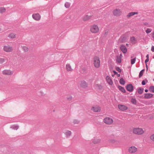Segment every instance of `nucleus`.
Masks as SVG:
<instances>
[{
	"mask_svg": "<svg viewBox=\"0 0 154 154\" xmlns=\"http://www.w3.org/2000/svg\"><path fill=\"white\" fill-rule=\"evenodd\" d=\"M5 9L3 8H0V13H2L5 11Z\"/></svg>",
	"mask_w": 154,
	"mask_h": 154,
	"instance_id": "35",
	"label": "nucleus"
},
{
	"mask_svg": "<svg viewBox=\"0 0 154 154\" xmlns=\"http://www.w3.org/2000/svg\"><path fill=\"white\" fill-rule=\"evenodd\" d=\"M146 59H149V54H147L146 55Z\"/></svg>",
	"mask_w": 154,
	"mask_h": 154,
	"instance_id": "47",
	"label": "nucleus"
},
{
	"mask_svg": "<svg viewBox=\"0 0 154 154\" xmlns=\"http://www.w3.org/2000/svg\"><path fill=\"white\" fill-rule=\"evenodd\" d=\"M8 37L11 38H13L15 37V35L14 33H11L9 35Z\"/></svg>",
	"mask_w": 154,
	"mask_h": 154,
	"instance_id": "26",
	"label": "nucleus"
},
{
	"mask_svg": "<svg viewBox=\"0 0 154 154\" xmlns=\"http://www.w3.org/2000/svg\"><path fill=\"white\" fill-rule=\"evenodd\" d=\"M151 50L152 52H154V47L153 46L152 47Z\"/></svg>",
	"mask_w": 154,
	"mask_h": 154,
	"instance_id": "46",
	"label": "nucleus"
},
{
	"mask_svg": "<svg viewBox=\"0 0 154 154\" xmlns=\"http://www.w3.org/2000/svg\"><path fill=\"white\" fill-rule=\"evenodd\" d=\"M146 82L144 80H143L142 82V84L143 85H145L146 84Z\"/></svg>",
	"mask_w": 154,
	"mask_h": 154,
	"instance_id": "43",
	"label": "nucleus"
},
{
	"mask_svg": "<svg viewBox=\"0 0 154 154\" xmlns=\"http://www.w3.org/2000/svg\"><path fill=\"white\" fill-rule=\"evenodd\" d=\"M80 86L83 88H85L87 87L88 84L85 81H81L80 83Z\"/></svg>",
	"mask_w": 154,
	"mask_h": 154,
	"instance_id": "11",
	"label": "nucleus"
},
{
	"mask_svg": "<svg viewBox=\"0 0 154 154\" xmlns=\"http://www.w3.org/2000/svg\"><path fill=\"white\" fill-rule=\"evenodd\" d=\"M137 150V148L134 146H131L128 149V152L131 153H135Z\"/></svg>",
	"mask_w": 154,
	"mask_h": 154,
	"instance_id": "7",
	"label": "nucleus"
},
{
	"mask_svg": "<svg viewBox=\"0 0 154 154\" xmlns=\"http://www.w3.org/2000/svg\"><path fill=\"white\" fill-rule=\"evenodd\" d=\"M93 62L94 66L97 68H99L100 65V61L99 57H95L93 59Z\"/></svg>",
	"mask_w": 154,
	"mask_h": 154,
	"instance_id": "1",
	"label": "nucleus"
},
{
	"mask_svg": "<svg viewBox=\"0 0 154 154\" xmlns=\"http://www.w3.org/2000/svg\"><path fill=\"white\" fill-rule=\"evenodd\" d=\"M10 128L15 130H17L19 128V126L17 125H13L10 127Z\"/></svg>",
	"mask_w": 154,
	"mask_h": 154,
	"instance_id": "23",
	"label": "nucleus"
},
{
	"mask_svg": "<svg viewBox=\"0 0 154 154\" xmlns=\"http://www.w3.org/2000/svg\"><path fill=\"white\" fill-rule=\"evenodd\" d=\"M90 16L86 15L83 18V20L84 21H85L90 19Z\"/></svg>",
	"mask_w": 154,
	"mask_h": 154,
	"instance_id": "24",
	"label": "nucleus"
},
{
	"mask_svg": "<svg viewBox=\"0 0 154 154\" xmlns=\"http://www.w3.org/2000/svg\"><path fill=\"white\" fill-rule=\"evenodd\" d=\"M22 48L23 49L24 51H27L28 50V48L27 47H26V46H22Z\"/></svg>",
	"mask_w": 154,
	"mask_h": 154,
	"instance_id": "37",
	"label": "nucleus"
},
{
	"mask_svg": "<svg viewBox=\"0 0 154 154\" xmlns=\"http://www.w3.org/2000/svg\"><path fill=\"white\" fill-rule=\"evenodd\" d=\"M64 134L67 137H69L71 136V132L69 131L66 130L64 132Z\"/></svg>",
	"mask_w": 154,
	"mask_h": 154,
	"instance_id": "17",
	"label": "nucleus"
},
{
	"mask_svg": "<svg viewBox=\"0 0 154 154\" xmlns=\"http://www.w3.org/2000/svg\"><path fill=\"white\" fill-rule=\"evenodd\" d=\"M145 91L146 92H147L148 91V90L147 89H145Z\"/></svg>",
	"mask_w": 154,
	"mask_h": 154,
	"instance_id": "50",
	"label": "nucleus"
},
{
	"mask_svg": "<svg viewBox=\"0 0 154 154\" xmlns=\"http://www.w3.org/2000/svg\"><path fill=\"white\" fill-rule=\"evenodd\" d=\"M118 88H119V90L121 91L122 92L124 93H125V92L126 91L124 87H123L121 86H118Z\"/></svg>",
	"mask_w": 154,
	"mask_h": 154,
	"instance_id": "21",
	"label": "nucleus"
},
{
	"mask_svg": "<svg viewBox=\"0 0 154 154\" xmlns=\"http://www.w3.org/2000/svg\"><path fill=\"white\" fill-rule=\"evenodd\" d=\"M143 88H139L137 89V92L139 94H141L143 93Z\"/></svg>",
	"mask_w": 154,
	"mask_h": 154,
	"instance_id": "20",
	"label": "nucleus"
},
{
	"mask_svg": "<svg viewBox=\"0 0 154 154\" xmlns=\"http://www.w3.org/2000/svg\"><path fill=\"white\" fill-rule=\"evenodd\" d=\"M146 70H148V66L147 64H146Z\"/></svg>",
	"mask_w": 154,
	"mask_h": 154,
	"instance_id": "49",
	"label": "nucleus"
},
{
	"mask_svg": "<svg viewBox=\"0 0 154 154\" xmlns=\"http://www.w3.org/2000/svg\"><path fill=\"white\" fill-rule=\"evenodd\" d=\"M133 58V57L132 56H131V58Z\"/></svg>",
	"mask_w": 154,
	"mask_h": 154,
	"instance_id": "51",
	"label": "nucleus"
},
{
	"mask_svg": "<svg viewBox=\"0 0 154 154\" xmlns=\"http://www.w3.org/2000/svg\"><path fill=\"white\" fill-rule=\"evenodd\" d=\"M152 35V37L154 39V32H152L151 33Z\"/></svg>",
	"mask_w": 154,
	"mask_h": 154,
	"instance_id": "44",
	"label": "nucleus"
},
{
	"mask_svg": "<svg viewBox=\"0 0 154 154\" xmlns=\"http://www.w3.org/2000/svg\"><path fill=\"white\" fill-rule=\"evenodd\" d=\"M145 70L144 69L142 70L140 72L139 74V77L140 78L143 75V73Z\"/></svg>",
	"mask_w": 154,
	"mask_h": 154,
	"instance_id": "30",
	"label": "nucleus"
},
{
	"mask_svg": "<svg viewBox=\"0 0 154 154\" xmlns=\"http://www.w3.org/2000/svg\"><path fill=\"white\" fill-rule=\"evenodd\" d=\"M113 13L115 16H120L122 14V11L120 10L116 9L114 11Z\"/></svg>",
	"mask_w": 154,
	"mask_h": 154,
	"instance_id": "9",
	"label": "nucleus"
},
{
	"mask_svg": "<svg viewBox=\"0 0 154 154\" xmlns=\"http://www.w3.org/2000/svg\"><path fill=\"white\" fill-rule=\"evenodd\" d=\"M153 80L154 81V79H153Z\"/></svg>",
	"mask_w": 154,
	"mask_h": 154,
	"instance_id": "53",
	"label": "nucleus"
},
{
	"mask_svg": "<svg viewBox=\"0 0 154 154\" xmlns=\"http://www.w3.org/2000/svg\"><path fill=\"white\" fill-rule=\"evenodd\" d=\"M136 58L135 57L134 59H132L131 60V64H134L136 61Z\"/></svg>",
	"mask_w": 154,
	"mask_h": 154,
	"instance_id": "33",
	"label": "nucleus"
},
{
	"mask_svg": "<svg viewBox=\"0 0 154 154\" xmlns=\"http://www.w3.org/2000/svg\"><path fill=\"white\" fill-rule=\"evenodd\" d=\"M116 70L118 71L119 72H121V69L119 67H117L116 68Z\"/></svg>",
	"mask_w": 154,
	"mask_h": 154,
	"instance_id": "40",
	"label": "nucleus"
},
{
	"mask_svg": "<svg viewBox=\"0 0 154 154\" xmlns=\"http://www.w3.org/2000/svg\"><path fill=\"white\" fill-rule=\"evenodd\" d=\"M5 61V59L4 58H0V63H2Z\"/></svg>",
	"mask_w": 154,
	"mask_h": 154,
	"instance_id": "36",
	"label": "nucleus"
},
{
	"mask_svg": "<svg viewBox=\"0 0 154 154\" xmlns=\"http://www.w3.org/2000/svg\"><path fill=\"white\" fill-rule=\"evenodd\" d=\"M66 68L68 71H72V69L69 64H66Z\"/></svg>",
	"mask_w": 154,
	"mask_h": 154,
	"instance_id": "18",
	"label": "nucleus"
},
{
	"mask_svg": "<svg viewBox=\"0 0 154 154\" xmlns=\"http://www.w3.org/2000/svg\"><path fill=\"white\" fill-rule=\"evenodd\" d=\"M2 72L5 75H11L13 74V72L9 70H5L3 71Z\"/></svg>",
	"mask_w": 154,
	"mask_h": 154,
	"instance_id": "14",
	"label": "nucleus"
},
{
	"mask_svg": "<svg viewBox=\"0 0 154 154\" xmlns=\"http://www.w3.org/2000/svg\"><path fill=\"white\" fill-rule=\"evenodd\" d=\"M138 13L137 12H132L129 13L127 16V17L128 18L132 16L135 14H137Z\"/></svg>",
	"mask_w": 154,
	"mask_h": 154,
	"instance_id": "19",
	"label": "nucleus"
},
{
	"mask_svg": "<svg viewBox=\"0 0 154 154\" xmlns=\"http://www.w3.org/2000/svg\"><path fill=\"white\" fill-rule=\"evenodd\" d=\"M79 122V121L76 119L74 120L73 121V123L74 124H78Z\"/></svg>",
	"mask_w": 154,
	"mask_h": 154,
	"instance_id": "41",
	"label": "nucleus"
},
{
	"mask_svg": "<svg viewBox=\"0 0 154 154\" xmlns=\"http://www.w3.org/2000/svg\"><path fill=\"white\" fill-rule=\"evenodd\" d=\"M131 101L133 104L136 105L137 104V101L134 98H132Z\"/></svg>",
	"mask_w": 154,
	"mask_h": 154,
	"instance_id": "29",
	"label": "nucleus"
},
{
	"mask_svg": "<svg viewBox=\"0 0 154 154\" xmlns=\"http://www.w3.org/2000/svg\"><path fill=\"white\" fill-rule=\"evenodd\" d=\"M150 137L151 139L154 141V134L152 135Z\"/></svg>",
	"mask_w": 154,
	"mask_h": 154,
	"instance_id": "42",
	"label": "nucleus"
},
{
	"mask_svg": "<svg viewBox=\"0 0 154 154\" xmlns=\"http://www.w3.org/2000/svg\"><path fill=\"white\" fill-rule=\"evenodd\" d=\"M127 90L129 92H132L133 90V87L132 84L128 85L126 86Z\"/></svg>",
	"mask_w": 154,
	"mask_h": 154,
	"instance_id": "12",
	"label": "nucleus"
},
{
	"mask_svg": "<svg viewBox=\"0 0 154 154\" xmlns=\"http://www.w3.org/2000/svg\"><path fill=\"white\" fill-rule=\"evenodd\" d=\"M116 62L118 63H120L121 62V58L120 57H119V56L117 57V59L116 60Z\"/></svg>",
	"mask_w": 154,
	"mask_h": 154,
	"instance_id": "28",
	"label": "nucleus"
},
{
	"mask_svg": "<svg viewBox=\"0 0 154 154\" xmlns=\"http://www.w3.org/2000/svg\"><path fill=\"white\" fill-rule=\"evenodd\" d=\"M70 6V4L68 2H66L65 4V6L67 8H69Z\"/></svg>",
	"mask_w": 154,
	"mask_h": 154,
	"instance_id": "31",
	"label": "nucleus"
},
{
	"mask_svg": "<svg viewBox=\"0 0 154 154\" xmlns=\"http://www.w3.org/2000/svg\"><path fill=\"white\" fill-rule=\"evenodd\" d=\"M153 58L154 59V56L153 57Z\"/></svg>",
	"mask_w": 154,
	"mask_h": 154,
	"instance_id": "52",
	"label": "nucleus"
},
{
	"mask_svg": "<svg viewBox=\"0 0 154 154\" xmlns=\"http://www.w3.org/2000/svg\"><path fill=\"white\" fill-rule=\"evenodd\" d=\"M133 132L135 134L141 135L144 133V131L141 128H136L133 129Z\"/></svg>",
	"mask_w": 154,
	"mask_h": 154,
	"instance_id": "2",
	"label": "nucleus"
},
{
	"mask_svg": "<svg viewBox=\"0 0 154 154\" xmlns=\"http://www.w3.org/2000/svg\"><path fill=\"white\" fill-rule=\"evenodd\" d=\"M149 90L151 92L154 93V86H151L149 88Z\"/></svg>",
	"mask_w": 154,
	"mask_h": 154,
	"instance_id": "34",
	"label": "nucleus"
},
{
	"mask_svg": "<svg viewBox=\"0 0 154 154\" xmlns=\"http://www.w3.org/2000/svg\"><path fill=\"white\" fill-rule=\"evenodd\" d=\"M120 49L122 52L124 54L126 53L127 51V49L125 46L123 45H122L121 46Z\"/></svg>",
	"mask_w": 154,
	"mask_h": 154,
	"instance_id": "15",
	"label": "nucleus"
},
{
	"mask_svg": "<svg viewBox=\"0 0 154 154\" xmlns=\"http://www.w3.org/2000/svg\"><path fill=\"white\" fill-rule=\"evenodd\" d=\"M149 59H146L145 61V63L146 64H147V63L149 61Z\"/></svg>",
	"mask_w": 154,
	"mask_h": 154,
	"instance_id": "45",
	"label": "nucleus"
},
{
	"mask_svg": "<svg viewBox=\"0 0 154 154\" xmlns=\"http://www.w3.org/2000/svg\"><path fill=\"white\" fill-rule=\"evenodd\" d=\"M32 18L36 20H38L41 18V16L38 14H35L32 15Z\"/></svg>",
	"mask_w": 154,
	"mask_h": 154,
	"instance_id": "8",
	"label": "nucleus"
},
{
	"mask_svg": "<svg viewBox=\"0 0 154 154\" xmlns=\"http://www.w3.org/2000/svg\"><path fill=\"white\" fill-rule=\"evenodd\" d=\"M106 79L108 84L112 85L113 84V82L111 78L109 76H107L106 77Z\"/></svg>",
	"mask_w": 154,
	"mask_h": 154,
	"instance_id": "13",
	"label": "nucleus"
},
{
	"mask_svg": "<svg viewBox=\"0 0 154 154\" xmlns=\"http://www.w3.org/2000/svg\"><path fill=\"white\" fill-rule=\"evenodd\" d=\"M131 42L133 43H135L136 40L134 37H131L130 38Z\"/></svg>",
	"mask_w": 154,
	"mask_h": 154,
	"instance_id": "27",
	"label": "nucleus"
},
{
	"mask_svg": "<svg viewBox=\"0 0 154 154\" xmlns=\"http://www.w3.org/2000/svg\"><path fill=\"white\" fill-rule=\"evenodd\" d=\"M3 50L7 52H10L13 51V49L12 47L8 45L5 46L3 48Z\"/></svg>",
	"mask_w": 154,
	"mask_h": 154,
	"instance_id": "5",
	"label": "nucleus"
},
{
	"mask_svg": "<svg viewBox=\"0 0 154 154\" xmlns=\"http://www.w3.org/2000/svg\"><path fill=\"white\" fill-rule=\"evenodd\" d=\"M153 94L150 93H146L144 94V98L145 99H149L152 98Z\"/></svg>",
	"mask_w": 154,
	"mask_h": 154,
	"instance_id": "16",
	"label": "nucleus"
},
{
	"mask_svg": "<svg viewBox=\"0 0 154 154\" xmlns=\"http://www.w3.org/2000/svg\"><path fill=\"white\" fill-rule=\"evenodd\" d=\"M100 141V140L99 139H95L93 140V142L94 143H97Z\"/></svg>",
	"mask_w": 154,
	"mask_h": 154,
	"instance_id": "22",
	"label": "nucleus"
},
{
	"mask_svg": "<svg viewBox=\"0 0 154 154\" xmlns=\"http://www.w3.org/2000/svg\"><path fill=\"white\" fill-rule=\"evenodd\" d=\"M122 56V54L121 53L120 54L119 56V57H120V58H121Z\"/></svg>",
	"mask_w": 154,
	"mask_h": 154,
	"instance_id": "48",
	"label": "nucleus"
},
{
	"mask_svg": "<svg viewBox=\"0 0 154 154\" xmlns=\"http://www.w3.org/2000/svg\"><path fill=\"white\" fill-rule=\"evenodd\" d=\"M99 27L96 25H93L91 27L90 31L92 33H97L99 32Z\"/></svg>",
	"mask_w": 154,
	"mask_h": 154,
	"instance_id": "3",
	"label": "nucleus"
},
{
	"mask_svg": "<svg viewBox=\"0 0 154 154\" xmlns=\"http://www.w3.org/2000/svg\"><path fill=\"white\" fill-rule=\"evenodd\" d=\"M118 108L120 110L122 111H125L128 108V107L126 106L121 104L118 105Z\"/></svg>",
	"mask_w": 154,
	"mask_h": 154,
	"instance_id": "10",
	"label": "nucleus"
},
{
	"mask_svg": "<svg viewBox=\"0 0 154 154\" xmlns=\"http://www.w3.org/2000/svg\"><path fill=\"white\" fill-rule=\"evenodd\" d=\"M113 72L115 75H117L118 77H119L120 76V74H118V73L116 71L114 70L113 71Z\"/></svg>",
	"mask_w": 154,
	"mask_h": 154,
	"instance_id": "39",
	"label": "nucleus"
},
{
	"mask_svg": "<svg viewBox=\"0 0 154 154\" xmlns=\"http://www.w3.org/2000/svg\"><path fill=\"white\" fill-rule=\"evenodd\" d=\"M119 83L122 85H124L125 84V81L123 78H121L120 79Z\"/></svg>",
	"mask_w": 154,
	"mask_h": 154,
	"instance_id": "25",
	"label": "nucleus"
},
{
	"mask_svg": "<svg viewBox=\"0 0 154 154\" xmlns=\"http://www.w3.org/2000/svg\"><path fill=\"white\" fill-rule=\"evenodd\" d=\"M92 110L95 112H99L100 111V108L99 106L96 105L94 106L91 108Z\"/></svg>",
	"mask_w": 154,
	"mask_h": 154,
	"instance_id": "6",
	"label": "nucleus"
},
{
	"mask_svg": "<svg viewBox=\"0 0 154 154\" xmlns=\"http://www.w3.org/2000/svg\"><path fill=\"white\" fill-rule=\"evenodd\" d=\"M152 30L151 29L147 28L145 32L146 33L148 34L149 33H150L152 31Z\"/></svg>",
	"mask_w": 154,
	"mask_h": 154,
	"instance_id": "32",
	"label": "nucleus"
},
{
	"mask_svg": "<svg viewBox=\"0 0 154 154\" xmlns=\"http://www.w3.org/2000/svg\"><path fill=\"white\" fill-rule=\"evenodd\" d=\"M103 122L106 124L110 125L113 123V120L112 118L107 117L104 119Z\"/></svg>",
	"mask_w": 154,
	"mask_h": 154,
	"instance_id": "4",
	"label": "nucleus"
},
{
	"mask_svg": "<svg viewBox=\"0 0 154 154\" xmlns=\"http://www.w3.org/2000/svg\"><path fill=\"white\" fill-rule=\"evenodd\" d=\"M97 87L99 89H100L102 88V87L101 85L99 84H97L96 85Z\"/></svg>",
	"mask_w": 154,
	"mask_h": 154,
	"instance_id": "38",
	"label": "nucleus"
}]
</instances>
